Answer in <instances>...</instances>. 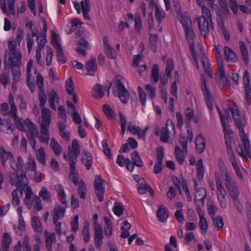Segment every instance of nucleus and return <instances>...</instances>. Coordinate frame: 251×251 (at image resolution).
<instances>
[{
  "mask_svg": "<svg viewBox=\"0 0 251 251\" xmlns=\"http://www.w3.org/2000/svg\"><path fill=\"white\" fill-rule=\"evenodd\" d=\"M235 125L239 130V136L242 142L244 151L241 145H239L236 151L240 156L244 157L247 161L251 159V151L248 136L244 130V123L240 112L237 106L230 108Z\"/></svg>",
  "mask_w": 251,
  "mask_h": 251,
  "instance_id": "nucleus-1",
  "label": "nucleus"
},
{
  "mask_svg": "<svg viewBox=\"0 0 251 251\" xmlns=\"http://www.w3.org/2000/svg\"><path fill=\"white\" fill-rule=\"evenodd\" d=\"M10 162V168L13 172L10 175V183L12 185H15L17 189L22 190L25 184V180H26L25 173L22 172L20 176L18 175L20 169L24 165V160L21 156L17 157V162L14 158L11 159Z\"/></svg>",
  "mask_w": 251,
  "mask_h": 251,
  "instance_id": "nucleus-2",
  "label": "nucleus"
},
{
  "mask_svg": "<svg viewBox=\"0 0 251 251\" xmlns=\"http://www.w3.org/2000/svg\"><path fill=\"white\" fill-rule=\"evenodd\" d=\"M68 154L70 161L69 178L75 185L78 183V175L75 169V164L77 161V158L80 154V146L78 141L74 139L72 143V147L68 148Z\"/></svg>",
  "mask_w": 251,
  "mask_h": 251,
  "instance_id": "nucleus-3",
  "label": "nucleus"
},
{
  "mask_svg": "<svg viewBox=\"0 0 251 251\" xmlns=\"http://www.w3.org/2000/svg\"><path fill=\"white\" fill-rule=\"evenodd\" d=\"M112 87L113 95L119 98L123 103H126L129 99V94L121 80L117 77L113 81Z\"/></svg>",
  "mask_w": 251,
  "mask_h": 251,
  "instance_id": "nucleus-4",
  "label": "nucleus"
},
{
  "mask_svg": "<svg viewBox=\"0 0 251 251\" xmlns=\"http://www.w3.org/2000/svg\"><path fill=\"white\" fill-rule=\"evenodd\" d=\"M215 182L217 186L218 199L220 201L221 206L225 209L227 207L226 192L222 185V180L218 175L215 177Z\"/></svg>",
  "mask_w": 251,
  "mask_h": 251,
  "instance_id": "nucleus-5",
  "label": "nucleus"
},
{
  "mask_svg": "<svg viewBox=\"0 0 251 251\" xmlns=\"http://www.w3.org/2000/svg\"><path fill=\"white\" fill-rule=\"evenodd\" d=\"M21 58L22 55L20 52L8 54L7 50L5 51V61L9 67L21 66Z\"/></svg>",
  "mask_w": 251,
  "mask_h": 251,
  "instance_id": "nucleus-6",
  "label": "nucleus"
},
{
  "mask_svg": "<svg viewBox=\"0 0 251 251\" xmlns=\"http://www.w3.org/2000/svg\"><path fill=\"white\" fill-rule=\"evenodd\" d=\"M199 28L201 33L206 36L209 32L210 28H213V25L212 20L207 19L203 17H200L198 19Z\"/></svg>",
  "mask_w": 251,
  "mask_h": 251,
  "instance_id": "nucleus-7",
  "label": "nucleus"
},
{
  "mask_svg": "<svg viewBox=\"0 0 251 251\" xmlns=\"http://www.w3.org/2000/svg\"><path fill=\"white\" fill-rule=\"evenodd\" d=\"M104 181L101 177L97 175L95 176L94 182V188L95 194L100 201L103 200V194L104 192V188L103 186Z\"/></svg>",
  "mask_w": 251,
  "mask_h": 251,
  "instance_id": "nucleus-8",
  "label": "nucleus"
},
{
  "mask_svg": "<svg viewBox=\"0 0 251 251\" xmlns=\"http://www.w3.org/2000/svg\"><path fill=\"white\" fill-rule=\"evenodd\" d=\"M201 89L204 96L205 101L208 108L212 110L213 109V104L212 101V98L209 91L207 87L206 80L205 79L204 75L202 74L201 75Z\"/></svg>",
  "mask_w": 251,
  "mask_h": 251,
  "instance_id": "nucleus-9",
  "label": "nucleus"
},
{
  "mask_svg": "<svg viewBox=\"0 0 251 251\" xmlns=\"http://www.w3.org/2000/svg\"><path fill=\"white\" fill-rule=\"evenodd\" d=\"M225 181V185L229 191L230 196L232 197L234 201L238 200V197L239 191L238 188L236 186V183L231 177L229 178Z\"/></svg>",
  "mask_w": 251,
  "mask_h": 251,
  "instance_id": "nucleus-10",
  "label": "nucleus"
},
{
  "mask_svg": "<svg viewBox=\"0 0 251 251\" xmlns=\"http://www.w3.org/2000/svg\"><path fill=\"white\" fill-rule=\"evenodd\" d=\"M51 122V115L50 110L48 108H44L41 110V117L39 119L40 126L49 127Z\"/></svg>",
  "mask_w": 251,
  "mask_h": 251,
  "instance_id": "nucleus-11",
  "label": "nucleus"
},
{
  "mask_svg": "<svg viewBox=\"0 0 251 251\" xmlns=\"http://www.w3.org/2000/svg\"><path fill=\"white\" fill-rule=\"evenodd\" d=\"M24 122L27 129V138L38 136L39 132L37 126L29 119H25Z\"/></svg>",
  "mask_w": 251,
  "mask_h": 251,
  "instance_id": "nucleus-12",
  "label": "nucleus"
},
{
  "mask_svg": "<svg viewBox=\"0 0 251 251\" xmlns=\"http://www.w3.org/2000/svg\"><path fill=\"white\" fill-rule=\"evenodd\" d=\"M15 129L14 126L8 120H3L0 117V130L7 134H11Z\"/></svg>",
  "mask_w": 251,
  "mask_h": 251,
  "instance_id": "nucleus-13",
  "label": "nucleus"
},
{
  "mask_svg": "<svg viewBox=\"0 0 251 251\" xmlns=\"http://www.w3.org/2000/svg\"><path fill=\"white\" fill-rule=\"evenodd\" d=\"M137 187L138 192L140 194H144L146 193L147 191H149L152 196H153L154 193L153 190L146 183L144 178H141L139 179Z\"/></svg>",
  "mask_w": 251,
  "mask_h": 251,
  "instance_id": "nucleus-14",
  "label": "nucleus"
},
{
  "mask_svg": "<svg viewBox=\"0 0 251 251\" xmlns=\"http://www.w3.org/2000/svg\"><path fill=\"white\" fill-rule=\"evenodd\" d=\"M85 68L88 72L86 75H93L97 71V64L96 58L91 57L90 60L87 61L85 63Z\"/></svg>",
  "mask_w": 251,
  "mask_h": 251,
  "instance_id": "nucleus-15",
  "label": "nucleus"
},
{
  "mask_svg": "<svg viewBox=\"0 0 251 251\" xmlns=\"http://www.w3.org/2000/svg\"><path fill=\"white\" fill-rule=\"evenodd\" d=\"M186 39L189 45V49L191 52H194L195 34L194 30L191 27L184 28Z\"/></svg>",
  "mask_w": 251,
  "mask_h": 251,
  "instance_id": "nucleus-16",
  "label": "nucleus"
},
{
  "mask_svg": "<svg viewBox=\"0 0 251 251\" xmlns=\"http://www.w3.org/2000/svg\"><path fill=\"white\" fill-rule=\"evenodd\" d=\"M201 54L199 55L200 57V60L201 62L203 67L204 68L205 73L210 77H212V75L211 73V69L210 67L209 63L208 61V59L204 53V52L202 50L201 48H200Z\"/></svg>",
  "mask_w": 251,
  "mask_h": 251,
  "instance_id": "nucleus-17",
  "label": "nucleus"
},
{
  "mask_svg": "<svg viewBox=\"0 0 251 251\" xmlns=\"http://www.w3.org/2000/svg\"><path fill=\"white\" fill-rule=\"evenodd\" d=\"M225 144L226 148V152L232 166L233 167L238 166V162L236 160V157L234 154V151H233L231 146L226 139Z\"/></svg>",
  "mask_w": 251,
  "mask_h": 251,
  "instance_id": "nucleus-18",
  "label": "nucleus"
},
{
  "mask_svg": "<svg viewBox=\"0 0 251 251\" xmlns=\"http://www.w3.org/2000/svg\"><path fill=\"white\" fill-rule=\"evenodd\" d=\"M66 209V208L61 206L60 205H57L55 207L53 210L52 221L53 224H55L59 219L64 216Z\"/></svg>",
  "mask_w": 251,
  "mask_h": 251,
  "instance_id": "nucleus-19",
  "label": "nucleus"
},
{
  "mask_svg": "<svg viewBox=\"0 0 251 251\" xmlns=\"http://www.w3.org/2000/svg\"><path fill=\"white\" fill-rule=\"evenodd\" d=\"M92 160V156L90 152L87 150L83 151L82 153L81 161L88 170L91 168Z\"/></svg>",
  "mask_w": 251,
  "mask_h": 251,
  "instance_id": "nucleus-20",
  "label": "nucleus"
},
{
  "mask_svg": "<svg viewBox=\"0 0 251 251\" xmlns=\"http://www.w3.org/2000/svg\"><path fill=\"white\" fill-rule=\"evenodd\" d=\"M44 232L46 248L48 251H52V244L56 240L55 234L54 233H50L46 230Z\"/></svg>",
  "mask_w": 251,
  "mask_h": 251,
  "instance_id": "nucleus-21",
  "label": "nucleus"
},
{
  "mask_svg": "<svg viewBox=\"0 0 251 251\" xmlns=\"http://www.w3.org/2000/svg\"><path fill=\"white\" fill-rule=\"evenodd\" d=\"M206 196V192L204 188H195V200L196 203H201V201L204 202Z\"/></svg>",
  "mask_w": 251,
  "mask_h": 251,
  "instance_id": "nucleus-22",
  "label": "nucleus"
},
{
  "mask_svg": "<svg viewBox=\"0 0 251 251\" xmlns=\"http://www.w3.org/2000/svg\"><path fill=\"white\" fill-rule=\"evenodd\" d=\"M156 214L158 220L163 223L165 222L169 217L168 210L162 205L158 206Z\"/></svg>",
  "mask_w": 251,
  "mask_h": 251,
  "instance_id": "nucleus-23",
  "label": "nucleus"
},
{
  "mask_svg": "<svg viewBox=\"0 0 251 251\" xmlns=\"http://www.w3.org/2000/svg\"><path fill=\"white\" fill-rule=\"evenodd\" d=\"M49 127L40 126V135L39 137L41 143L48 144L50 140V132Z\"/></svg>",
  "mask_w": 251,
  "mask_h": 251,
  "instance_id": "nucleus-24",
  "label": "nucleus"
},
{
  "mask_svg": "<svg viewBox=\"0 0 251 251\" xmlns=\"http://www.w3.org/2000/svg\"><path fill=\"white\" fill-rule=\"evenodd\" d=\"M196 150L199 153H201L205 149V143L203 135L201 134L195 139Z\"/></svg>",
  "mask_w": 251,
  "mask_h": 251,
  "instance_id": "nucleus-25",
  "label": "nucleus"
},
{
  "mask_svg": "<svg viewBox=\"0 0 251 251\" xmlns=\"http://www.w3.org/2000/svg\"><path fill=\"white\" fill-rule=\"evenodd\" d=\"M224 54L225 59L227 62L234 63L237 61V57L236 54L229 48L225 47Z\"/></svg>",
  "mask_w": 251,
  "mask_h": 251,
  "instance_id": "nucleus-26",
  "label": "nucleus"
},
{
  "mask_svg": "<svg viewBox=\"0 0 251 251\" xmlns=\"http://www.w3.org/2000/svg\"><path fill=\"white\" fill-rule=\"evenodd\" d=\"M59 100V98L56 92L54 90H52L49 94V102L50 106L51 109L56 110V107L55 102H56L58 103Z\"/></svg>",
  "mask_w": 251,
  "mask_h": 251,
  "instance_id": "nucleus-27",
  "label": "nucleus"
},
{
  "mask_svg": "<svg viewBox=\"0 0 251 251\" xmlns=\"http://www.w3.org/2000/svg\"><path fill=\"white\" fill-rule=\"evenodd\" d=\"M0 158L3 166L5 165L6 162L9 159H13V155L9 151H6L3 147H0Z\"/></svg>",
  "mask_w": 251,
  "mask_h": 251,
  "instance_id": "nucleus-28",
  "label": "nucleus"
},
{
  "mask_svg": "<svg viewBox=\"0 0 251 251\" xmlns=\"http://www.w3.org/2000/svg\"><path fill=\"white\" fill-rule=\"evenodd\" d=\"M218 164L223 179L225 180L231 177L230 174L227 172L224 162L222 158L219 159Z\"/></svg>",
  "mask_w": 251,
  "mask_h": 251,
  "instance_id": "nucleus-29",
  "label": "nucleus"
},
{
  "mask_svg": "<svg viewBox=\"0 0 251 251\" xmlns=\"http://www.w3.org/2000/svg\"><path fill=\"white\" fill-rule=\"evenodd\" d=\"M10 73L9 69L7 68L5 65L4 70L2 74L0 75V81L4 87H6V85L9 81Z\"/></svg>",
  "mask_w": 251,
  "mask_h": 251,
  "instance_id": "nucleus-30",
  "label": "nucleus"
},
{
  "mask_svg": "<svg viewBox=\"0 0 251 251\" xmlns=\"http://www.w3.org/2000/svg\"><path fill=\"white\" fill-rule=\"evenodd\" d=\"M103 219L104 221V233L108 237H110L112 235L113 228L112 223L110 221V219L106 216H104Z\"/></svg>",
  "mask_w": 251,
  "mask_h": 251,
  "instance_id": "nucleus-31",
  "label": "nucleus"
},
{
  "mask_svg": "<svg viewBox=\"0 0 251 251\" xmlns=\"http://www.w3.org/2000/svg\"><path fill=\"white\" fill-rule=\"evenodd\" d=\"M240 51L242 54V59L246 65L249 63L248 51L246 44L243 41H240L239 43Z\"/></svg>",
  "mask_w": 251,
  "mask_h": 251,
  "instance_id": "nucleus-32",
  "label": "nucleus"
},
{
  "mask_svg": "<svg viewBox=\"0 0 251 251\" xmlns=\"http://www.w3.org/2000/svg\"><path fill=\"white\" fill-rule=\"evenodd\" d=\"M82 235L83 240L85 243L89 242L90 239V233L89 230V223L86 221L84 222V226L82 229Z\"/></svg>",
  "mask_w": 251,
  "mask_h": 251,
  "instance_id": "nucleus-33",
  "label": "nucleus"
},
{
  "mask_svg": "<svg viewBox=\"0 0 251 251\" xmlns=\"http://www.w3.org/2000/svg\"><path fill=\"white\" fill-rule=\"evenodd\" d=\"M92 91L94 97L98 99H101L104 95V93L103 91V87L100 84L97 83L94 86Z\"/></svg>",
  "mask_w": 251,
  "mask_h": 251,
  "instance_id": "nucleus-34",
  "label": "nucleus"
},
{
  "mask_svg": "<svg viewBox=\"0 0 251 251\" xmlns=\"http://www.w3.org/2000/svg\"><path fill=\"white\" fill-rule=\"evenodd\" d=\"M36 157L37 160L43 165L46 164L45 159V152L44 148L42 147H40L36 152Z\"/></svg>",
  "mask_w": 251,
  "mask_h": 251,
  "instance_id": "nucleus-35",
  "label": "nucleus"
},
{
  "mask_svg": "<svg viewBox=\"0 0 251 251\" xmlns=\"http://www.w3.org/2000/svg\"><path fill=\"white\" fill-rule=\"evenodd\" d=\"M77 185H78V193L80 197L82 199H85L86 198L87 187L84 182L82 180H80Z\"/></svg>",
  "mask_w": 251,
  "mask_h": 251,
  "instance_id": "nucleus-36",
  "label": "nucleus"
},
{
  "mask_svg": "<svg viewBox=\"0 0 251 251\" xmlns=\"http://www.w3.org/2000/svg\"><path fill=\"white\" fill-rule=\"evenodd\" d=\"M31 225L36 232L41 233L42 231L41 223L38 217L34 216L32 218Z\"/></svg>",
  "mask_w": 251,
  "mask_h": 251,
  "instance_id": "nucleus-37",
  "label": "nucleus"
},
{
  "mask_svg": "<svg viewBox=\"0 0 251 251\" xmlns=\"http://www.w3.org/2000/svg\"><path fill=\"white\" fill-rule=\"evenodd\" d=\"M131 158L132 161V163H134L135 166L140 168L143 166V162L139 156L138 152L137 151H135L131 153Z\"/></svg>",
  "mask_w": 251,
  "mask_h": 251,
  "instance_id": "nucleus-38",
  "label": "nucleus"
},
{
  "mask_svg": "<svg viewBox=\"0 0 251 251\" xmlns=\"http://www.w3.org/2000/svg\"><path fill=\"white\" fill-rule=\"evenodd\" d=\"M168 121L164 127L161 128L160 130V139L163 142H167L169 137V131L168 129Z\"/></svg>",
  "mask_w": 251,
  "mask_h": 251,
  "instance_id": "nucleus-39",
  "label": "nucleus"
},
{
  "mask_svg": "<svg viewBox=\"0 0 251 251\" xmlns=\"http://www.w3.org/2000/svg\"><path fill=\"white\" fill-rule=\"evenodd\" d=\"M12 241L10 236L7 233H4L3 235L2 247L3 251H8L9 245Z\"/></svg>",
  "mask_w": 251,
  "mask_h": 251,
  "instance_id": "nucleus-40",
  "label": "nucleus"
},
{
  "mask_svg": "<svg viewBox=\"0 0 251 251\" xmlns=\"http://www.w3.org/2000/svg\"><path fill=\"white\" fill-rule=\"evenodd\" d=\"M39 196L47 202H50L51 201L50 194L45 187L41 188Z\"/></svg>",
  "mask_w": 251,
  "mask_h": 251,
  "instance_id": "nucleus-41",
  "label": "nucleus"
},
{
  "mask_svg": "<svg viewBox=\"0 0 251 251\" xmlns=\"http://www.w3.org/2000/svg\"><path fill=\"white\" fill-rule=\"evenodd\" d=\"M204 169L203 167V161L200 159L197 163V177L199 179H201L204 176Z\"/></svg>",
  "mask_w": 251,
  "mask_h": 251,
  "instance_id": "nucleus-42",
  "label": "nucleus"
},
{
  "mask_svg": "<svg viewBox=\"0 0 251 251\" xmlns=\"http://www.w3.org/2000/svg\"><path fill=\"white\" fill-rule=\"evenodd\" d=\"M179 15L180 16V22L184 28L192 26L191 20L187 14L182 15V13H180Z\"/></svg>",
  "mask_w": 251,
  "mask_h": 251,
  "instance_id": "nucleus-43",
  "label": "nucleus"
},
{
  "mask_svg": "<svg viewBox=\"0 0 251 251\" xmlns=\"http://www.w3.org/2000/svg\"><path fill=\"white\" fill-rule=\"evenodd\" d=\"M175 153L177 160L180 164L182 165L184 161V151H182L178 146H176L175 148Z\"/></svg>",
  "mask_w": 251,
  "mask_h": 251,
  "instance_id": "nucleus-44",
  "label": "nucleus"
},
{
  "mask_svg": "<svg viewBox=\"0 0 251 251\" xmlns=\"http://www.w3.org/2000/svg\"><path fill=\"white\" fill-rule=\"evenodd\" d=\"M50 146L56 155H60L62 151L61 147L54 138L51 139Z\"/></svg>",
  "mask_w": 251,
  "mask_h": 251,
  "instance_id": "nucleus-45",
  "label": "nucleus"
},
{
  "mask_svg": "<svg viewBox=\"0 0 251 251\" xmlns=\"http://www.w3.org/2000/svg\"><path fill=\"white\" fill-rule=\"evenodd\" d=\"M36 40L38 43L37 49H40V50H42L47 42L45 34H44L43 33H40L37 36Z\"/></svg>",
  "mask_w": 251,
  "mask_h": 251,
  "instance_id": "nucleus-46",
  "label": "nucleus"
},
{
  "mask_svg": "<svg viewBox=\"0 0 251 251\" xmlns=\"http://www.w3.org/2000/svg\"><path fill=\"white\" fill-rule=\"evenodd\" d=\"M21 66H17L10 67L12 69V74L14 77V81L16 82H18L20 80Z\"/></svg>",
  "mask_w": 251,
  "mask_h": 251,
  "instance_id": "nucleus-47",
  "label": "nucleus"
},
{
  "mask_svg": "<svg viewBox=\"0 0 251 251\" xmlns=\"http://www.w3.org/2000/svg\"><path fill=\"white\" fill-rule=\"evenodd\" d=\"M217 64L218 67L219 75H220V79L223 80V78H225L226 74L224 70V64L222 59L221 58L218 59Z\"/></svg>",
  "mask_w": 251,
  "mask_h": 251,
  "instance_id": "nucleus-48",
  "label": "nucleus"
},
{
  "mask_svg": "<svg viewBox=\"0 0 251 251\" xmlns=\"http://www.w3.org/2000/svg\"><path fill=\"white\" fill-rule=\"evenodd\" d=\"M213 223L217 230H221L224 226V221L223 218L220 216L212 218Z\"/></svg>",
  "mask_w": 251,
  "mask_h": 251,
  "instance_id": "nucleus-49",
  "label": "nucleus"
},
{
  "mask_svg": "<svg viewBox=\"0 0 251 251\" xmlns=\"http://www.w3.org/2000/svg\"><path fill=\"white\" fill-rule=\"evenodd\" d=\"M149 40H150V44L151 46V49L154 52H156L157 50V41H158L157 35L155 34H151Z\"/></svg>",
  "mask_w": 251,
  "mask_h": 251,
  "instance_id": "nucleus-50",
  "label": "nucleus"
},
{
  "mask_svg": "<svg viewBox=\"0 0 251 251\" xmlns=\"http://www.w3.org/2000/svg\"><path fill=\"white\" fill-rule=\"evenodd\" d=\"M75 89L73 81L71 77H69L65 82V89L68 95L73 94Z\"/></svg>",
  "mask_w": 251,
  "mask_h": 251,
  "instance_id": "nucleus-51",
  "label": "nucleus"
},
{
  "mask_svg": "<svg viewBox=\"0 0 251 251\" xmlns=\"http://www.w3.org/2000/svg\"><path fill=\"white\" fill-rule=\"evenodd\" d=\"M151 77L155 83L157 82L159 79V68L158 65L156 64L153 66L151 72Z\"/></svg>",
  "mask_w": 251,
  "mask_h": 251,
  "instance_id": "nucleus-52",
  "label": "nucleus"
},
{
  "mask_svg": "<svg viewBox=\"0 0 251 251\" xmlns=\"http://www.w3.org/2000/svg\"><path fill=\"white\" fill-rule=\"evenodd\" d=\"M128 130L133 134L138 135L139 132L141 130V128L136 126L134 121L130 122L127 126Z\"/></svg>",
  "mask_w": 251,
  "mask_h": 251,
  "instance_id": "nucleus-53",
  "label": "nucleus"
},
{
  "mask_svg": "<svg viewBox=\"0 0 251 251\" xmlns=\"http://www.w3.org/2000/svg\"><path fill=\"white\" fill-rule=\"evenodd\" d=\"M103 233H95L94 242L96 248L100 249L102 244Z\"/></svg>",
  "mask_w": 251,
  "mask_h": 251,
  "instance_id": "nucleus-54",
  "label": "nucleus"
},
{
  "mask_svg": "<svg viewBox=\"0 0 251 251\" xmlns=\"http://www.w3.org/2000/svg\"><path fill=\"white\" fill-rule=\"evenodd\" d=\"M113 211L116 215L120 217L124 212V207L122 204L120 202H116L113 206Z\"/></svg>",
  "mask_w": 251,
  "mask_h": 251,
  "instance_id": "nucleus-55",
  "label": "nucleus"
},
{
  "mask_svg": "<svg viewBox=\"0 0 251 251\" xmlns=\"http://www.w3.org/2000/svg\"><path fill=\"white\" fill-rule=\"evenodd\" d=\"M102 110L108 118L110 119L115 118V113L108 105L104 104L103 105Z\"/></svg>",
  "mask_w": 251,
  "mask_h": 251,
  "instance_id": "nucleus-56",
  "label": "nucleus"
},
{
  "mask_svg": "<svg viewBox=\"0 0 251 251\" xmlns=\"http://www.w3.org/2000/svg\"><path fill=\"white\" fill-rule=\"evenodd\" d=\"M155 17L156 21L158 22L159 25L162 20L165 17V13L164 12L161 11L157 5H155Z\"/></svg>",
  "mask_w": 251,
  "mask_h": 251,
  "instance_id": "nucleus-57",
  "label": "nucleus"
},
{
  "mask_svg": "<svg viewBox=\"0 0 251 251\" xmlns=\"http://www.w3.org/2000/svg\"><path fill=\"white\" fill-rule=\"evenodd\" d=\"M119 117L121 124V134L124 135L126 130L127 121L126 116L122 112L119 113Z\"/></svg>",
  "mask_w": 251,
  "mask_h": 251,
  "instance_id": "nucleus-58",
  "label": "nucleus"
},
{
  "mask_svg": "<svg viewBox=\"0 0 251 251\" xmlns=\"http://www.w3.org/2000/svg\"><path fill=\"white\" fill-rule=\"evenodd\" d=\"M181 184L182 188L185 192V195L186 196L187 200L189 201H191L192 200V197L187 186V181L183 178L181 179Z\"/></svg>",
  "mask_w": 251,
  "mask_h": 251,
  "instance_id": "nucleus-59",
  "label": "nucleus"
},
{
  "mask_svg": "<svg viewBox=\"0 0 251 251\" xmlns=\"http://www.w3.org/2000/svg\"><path fill=\"white\" fill-rule=\"evenodd\" d=\"M39 104L42 109L46 108L45 106L47 102V98L45 95V91L39 92Z\"/></svg>",
  "mask_w": 251,
  "mask_h": 251,
  "instance_id": "nucleus-60",
  "label": "nucleus"
},
{
  "mask_svg": "<svg viewBox=\"0 0 251 251\" xmlns=\"http://www.w3.org/2000/svg\"><path fill=\"white\" fill-rule=\"evenodd\" d=\"M55 48L57 50L56 56H57L58 62L61 63V64H63V63H65L66 60L64 58V53H63L61 46L57 47Z\"/></svg>",
  "mask_w": 251,
  "mask_h": 251,
  "instance_id": "nucleus-61",
  "label": "nucleus"
},
{
  "mask_svg": "<svg viewBox=\"0 0 251 251\" xmlns=\"http://www.w3.org/2000/svg\"><path fill=\"white\" fill-rule=\"evenodd\" d=\"M12 205L15 207L18 206L20 203V200L18 196V191L16 190H14L12 191Z\"/></svg>",
  "mask_w": 251,
  "mask_h": 251,
  "instance_id": "nucleus-62",
  "label": "nucleus"
},
{
  "mask_svg": "<svg viewBox=\"0 0 251 251\" xmlns=\"http://www.w3.org/2000/svg\"><path fill=\"white\" fill-rule=\"evenodd\" d=\"M174 68V62L171 59H168L167 61V65L165 72L168 76H170L172 75V72Z\"/></svg>",
  "mask_w": 251,
  "mask_h": 251,
  "instance_id": "nucleus-63",
  "label": "nucleus"
},
{
  "mask_svg": "<svg viewBox=\"0 0 251 251\" xmlns=\"http://www.w3.org/2000/svg\"><path fill=\"white\" fill-rule=\"evenodd\" d=\"M145 88L150 98L151 99H154L156 96V90L155 87L151 84H148L146 85Z\"/></svg>",
  "mask_w": 251,
  "mask_h": 251,
  "instance_id": "nucleus-64",
  "label": "nucleus"
}]
</instances>
